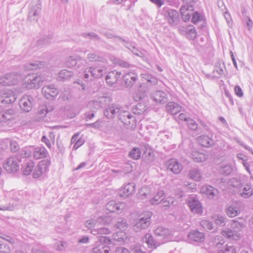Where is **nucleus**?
Instances as JSON below:
<instances>
[{
  "mask_svg": "<svg viewBox=\"0 0 253 253\" xmlns=\"http://www.w3.org/2000/svg\"><path fill=\"white\" fill-rule=\"evenodd\" d=\"M135 185L133 183H128L121 188L119 192L120 197H127L132 194L134 193L135 191Z\"/></svg>",
  "mask_w": 253,
  "mask_h": 253,
  "instance_id": "nucleus-20",
  "label": "nucleus"
},
{
  "mask_svg": "<svg viewBox=\"0 0 253 253\" xmlns=\"http://www.w3.org/2000/svg\"><path fill=\"white\" fill-rule=\"evenodd\" d=\"M117 38L123 42H124V44L126 47L129 49L131 51V52L135 54V55L142 57L143 56V53L139 51L134 45H133L131 43H129L125 40L123 39L121 37H117Z\"/></svg>",
  "mask_w": 253,
  "mask_h": 253,
  "instance_id": "nucleus-28",
  "label": "nucleus"
},
{
  "mask_svg": "<svg viewBox=\"0 0 253 253\" xmlns=\"http://www.w3.org/2000/svg\"><path fill=\"white\" fill-rule=\"evenodd\" d=\"M42 9L41 2L40 0H35L30 4L28 19L31 21L37 22L40 16Z\"/></svg>",
  "mask_w": 253,
  "mask_h": 253,
  "instance_id": "nucleus-7",
  "label": "nucleus"
},
{
  "mask_svg": "<svg viewBox=\"0 0 253 253\" xmlns=\"http://www.w3.org/2000/svg\"><path fill=\"white\" fill-rule=\"evenodd\" d=\"M48 154L46 149L43 147H37L33 152V157L35 159L38 160L44 158Z\"/></svg>",
  "mask_w": 253,
  "mask_h": 253,
  "instance_id": "nucleus-29",
  "label": "nucleus"
},
{
  "mask_svg": "<svg viewBox=\"0 0 253 253\" xmlns=\"http://www.w3.org/2000/svg\"><path fill=\"white\" fill-rule=\"evenodd\" d=\"M239 213V210L237 207L230 206L226 210V213L230 217L236 216Z\"/></svg>",
  "mask_w": 253,
  "mask_h": 253,
  "instance_id": "nucleus-43",
  "label": "nucleus"
},
{
  "mask_svg": "<svg viewBox=\"0 0 253 253\" xmlns=\"http://www.w3.org/2000/svg\"><path fill=\"white\" fill-rule=\"evenodd\" d=\"M223 68H224V65H223L222 66L221 65V64L220 63H217L216 64L215 69L213 71V72H215L217 73L218 75L221 76L223 74Z\"/></svg>",
  "mask_w": 253,
  "mask_h": 253,
  "instance_id": "nucleus-59",
  "label": "nucleus"
},
{
  "mask_svg": "<svg viewBox=\"0 0 253 253\" xmlns=\"http://www.w3.org/2000/svg\"><path fill=\"white\" fill-rule=\"evenodd\" d=\"M42 93L47 99L52 100L58 94V91L53 85H46L42 87Z\"/></svg>",
  "mask_w": 253,
  "mask_h": 253,
  "instance_id": "nucleus-18",
  "label": "nucleus"
},
{
  "mask_svg": "<svg viewBox=\"0 0 253 253\" xmlns=\"http://www.w3.org/2000/svg\"><path fill=\"white\" fill-rule=\"evenodd\" d=\"M121 106L117 104H110L108 105L104 111V116L108 119H113L116 113L121 111Z\"/></svg>",
  "mask_w": 253,
  "mask_h": 253,
  "instance_id": "nucleus-17",
  "label": "nucleus"
},
{
  "mask_svg": "<svg viewBox=\"0 0 253 253\" xmlns=\"http://www.w3.org/2000/svg\"><path fill=\"white\" fill-rule=\"evenodd\" d=\"M244 226V223L233 220L231 224V229H226L223 230L222 235L223 236H227V237H234V236L240 237L239 232L242 230Z\"/></svg>",
  "mask_w": 253,
  "mask_h": 253,
  "instance_id": "nucleus-5",
  "label": "nucleus"
},
{
  "mask_svg": "<svg viewBox=\"0 0 253 253\" xmlns=\"http://www.w3.org/2000/svg\"><path fill=\"white\" fill-rule=\"evenodd\" d=\"M123 241V238H100L97 245L93 249L94 253H109L110 250L113 248L116 242Z\"/></svg>",
  "mask_w": 253,
  "mask_h": 253,
  "instance_id": "nucleus-1",
  "label": "nucleus"
},
{
  "mask_svg": "<svg viewBox=\"0 0 253 253\" xmlns=\"http://www.w3.org/2000/svg\"><path fill=\"white\" fill-rule=\"evenodd\" d=\"M44 81V77L39 73L27 76L24 80V85L27 89L39 88Z\"/></svg>",
  "mask_w": 253,
  "mask_h": 253,
  "instance_id": "nucleus-2",
  "label": "nucleus"
},
{
  "mask_svg": "<svg viewBox=\"0 0 253 253\" xmlns=\"http://www.w3.org/2000/svg\"><path fill=\"white\" fill-rule=\"evenodd\" d=\"M87 59L90 62H98L101 64H106L107 60L101 55L96 52H90L87 55Z\"/></svg>",
  "mask_w": 253,
  "mask_h": 253,
  "instance_id": "nucleus-27",
  "label": "nucleus"
},
{
  "mask_svg": "<svg viewBox=\"0 0 253 253\" xmlns=\"http://www.w3.org/2000/svg\"><path fill=\"white\" fill-rule=\"evenodd\" d=\"M145 107L141 104H137L134 108H133V112L135 114H142L145 111Z\"/></svg>",
  "mask_w": 253,
  "mask_h": 253,
  "instance_id": "nucleus-53",
  "label": "nucleus"
},
{
  "mask_svg": "<svg viewBox=\"0 0 253 253\" xmlns=\"http://www.w3.org/2000/svg\"><path fill=\"white\" fill-rule=\"evenodd\" d=\"M188 205L191 211L196 213L201 214L203 213L201 203L195 196H191L188 198Z\"/></svg>",
  "mask_w": 253,
  "mask_h": 253,
  "instance_id": "nucleus-12",
  "label": "nucleus"
},
{
  "mask_svg": "<svg viewBox=\"0 0 253 253\" xmlns=\"http://www.w3.org/2000/svg\"><path fill=\"white\" fill-rule=\"evenodd\" d=\"M187 37L191 40H194L197 37V32L194 27L189 26L186 31Z\"/></svg>",
  "mask_w": 253,
  "mask_h": 253,
  "instance_id": "nucleus-47",
  "label": "nucleus"
},
{
  "mask_svg": "<svg viewBox=\"0 0 253 253\" xmlns=\"http://www.w3.org/2000/svg\"><path fill=\"white\" fill-rule=\"evenodd\" d=\"M10 252L9 247L6 243L0 244V253H9Z\"/></svg>",
  "mask_w": 253,
  "mask_h": 253,
  "instance_id": "nucleus-57",
  "label": "nucleus"
},
{
  "mask_svg": "<svg viewBox=\"0 0 253 253\" xmlns=\"http://www.w3.org/2000/svg\"><path fill=\"white\" fill-rule=\"evenodd\" d=\"M21 161L20 156L10 157L3 163V168L8 173H15L19 169Z\"/></svg>",
  "mask_w": 253,
  "mask_h": 253,
  "instance_id": "nucleus-3",
  "label": "nucleus"
},
{
  "mask_svg": "<svg viewBox=\"0 0 253 253\" xmlns=\"http://www.w3.org/2000/svg\"><path fill=\"white\" fill-rule=\"evenodd\" d=\"M138 80L137 75L133 72H129L126 74L123 77L124 86L126 88H130L136 83Z\"/></svg>",
  "mask_w": 253,
  "mask_h": 253,
  "instance_id": "nucleus-16",
  "label": "nucleus"
},
{
  "mask_svg": "<svg viewBox=\"0 0 253 253\" xmlns=\"http://www.w3.org/2000/svg\"><path fill=\"white\" fill-rule=\"evenodd\" d=\"M79 59V58L78 57L70 56L67 59L66 66L68 68L75 67L77 65Z\"/></svg>",
  "mask_w": 253,
  "mask_h": 253,
  "instance_id": "nucleus-45",
  "label": "nucleus"
},
{
  "mask_svg": "<svg viewBox=\"0 0 253 253\" xmlns=\"http://www.w3.org/2000/svg\"><path fill=\"white\" fill-rule=\"evenodd\" d=\"M47 66V63L44 61H35L31 63H27L24 65V68L26 70H36L42 69Z\"/></svg>",
  "mask_w": 253,
  "mask_h": 253,
  "instance_id": "nucleus-25",
  "label": "nucleus"
},
{
  "mask_svg": "<svg viewBox=\"0 0 253 253\" xmlns=\"http://www.w3.org/2000/svg\"><path fill=\"white\" fill-rule=\"evenodd\" d=\"M121 72L116 70L109 72L105 78L106 82L107 84L110 86L115 84L118 80L120 78Z\"/></svg>",
  "mask_w": 253,
  "mask_h": 253,
  "instance_id": "nucleus-23",
  "label": "nucleus"
},
{
  "mask_svg": "<svg viewBox=\"0 0 253 253\" xmlns=\"http://www.w3.org/2000/svg\"><path fill=\"white\" fill-rule=\"evenodd\" d=\"M105 64H102L99 66H90L88 68L87 72L93 78L99 79L103 76L107 69Z\"/></svg>",
  "mask_w": 253,
  "mask_h": 253,
  "instance_id": "nucleus-13",
  "label": "nucleus"
},
{
  "mask_svg": "<svg viewBox=\"0 0 253 253\" xmlns=\"http://www.w3.org/2000/svg\"><path fill=\"white\" fill-rule=\"evenodd\" d=\"M127 224L126 220H122L118 221L115 224V227L119 229L120 231H117L116 232V235L118 237H123L125 235H126L125 232H124L127 228Z\"/></svg>",
  "mask_w": 253,
  "mask_h": 253,
  "instance_id": "nucleus-31",
  "label": "nucleus"
},
{
  "mask_svg": "<svg viewBox=\"0 0 253 253\" xmlns=\"http://www.w3.org/2000/svg\"><path fill=\"white\" fill-rule=\"evenodd\" d=\"M197 0H182L183 4L182 6H185L187 9L190 11H193L194 9V5L196 3Z\"/></svg>",
  "mask_w": 253,
  "mask_h": 253,
  "instance_id": "nucleus-48",
  "label": "nucleus"
},
{
  "mask_svg": "<svg viewBox=\"0 0 253 253\" xmlns=\"http://www.w3.org/2000/svg\"><path fill=\"white\" fill-rule=\"evenodd\" d=\"M226 218L222 215H217L215 219V222L217 225H221L224 223Z\"/></svg>",
  "mask_w": 253,
  "mask_h": 253,
  "instance_id": "nucleus-64",
  "label": "nucleus"
},
{
  "mask_svg": "<svg viewBox=\"0 0 253 253\" xmlns=\"http://www.w3.org/2000/svg\"><path fill=\"white\" fill-rule=\"evenodd\" d=\"M201 225L207 229L211 230L213 229V224L211 222L208 220H202L201 222Z\"/></svg>",
  "mask_w": 253,
  "mask_h": 253,
  "instance_id": "nucleus-58",
  "label": "nucleus"
},
{
  "mask_svg": "<svg viewBox=\"0 0 253 253\" xmlns=\"http://www.w3.org/2000/svg\"><path fill=\"white\" fill-rule=\"evenodd\" d=\"M205 235L198 230H194L190 233L188 235V237H204Z\"/></svg>",
  "mask_w": 253,
  "mask_h": 253,
  "instance_id": "nucleus-60",
  "label": "nucleus"
},
{
  "mask_svg": "<svg viewBox=\"0 0 253 253\" xmlns=\"http://www.w3.org/2000/svg\"><path fill=\"white\" fill-rule=\"evenodd\" d=\"M232 169L231 167L229 166H225L224 167L221 168L220 170V172L222 174H223L225 175H228L231 173Z\"/></svg>",
  "mask_w": 253,
  "mask_h": 253,
  "instance_id": "nucleus-62",
  "label": "nucleus"
},
{
  "mask_svg": "<svg viewBox=\"0 0 253 253\" xmlns=\"http://www.w3.org/2000/svg\"><path fill=\"white\" fill-rule=\"evenodd\" d=\"M164 192L163 190H159L157 194L150 200L152 205H158L164 199Z\"/></svg>",
  "mask_w": 253,
  "mask_h": 253,
  "instance_id": "nucleus-36",
  "label": "nucleus"
},
{
  "mask_svg": "<svg viewBox=\"0 0 253 253\" xmlns=\"http://www.w3.org/2000/svg\"><path fill=\"white\" fill-rule=\"evenodd\" d=\"M163 10L165 18L169 25L171 26H176L179 22L178 12L175 10L168 7H165Z\"/></svg>",
  "mask_w": 253,
  "mask_h": 253,
  "instance_id": "nucleus-8",
  "label": "nucleus"
},
{
  "mask_svg": "<svg viewBox=\"0 0 253 253\" xmlns=\"http://www.w3.org/2000/svg\"><path fill=\"white\" fill-rule=\"evenodd\" d=\"M50 161L47 159L43 160L40 161L38 165L36 167L33 172V177L38 178L42 174L48 170L49 166L50 165Z\"/></svg>",
  "mask_w": 253,
  "mask_h": 253,
  "instance_id": "nucleus-9",
  "label": "nucleus"
},
{
  "mask_svg": "<svg viewBox=\"0 0 253 253\" xmlns=\"http://www.w3.org/2000/svg\"><path fill=\"white\" fill-rule=\"evenodd\" d=\"M211 136L207 135H201L197 138L198 143L203 147L206 148L211 147L214 145V141Z\"/></svg>",
  "mask_w": 253,
  "mask_h": 253,
  "instance_id": "nucleus-21",
  "label": "nucleus"
},
{
  "mask_svg": "<svg viewBox=\"0 0 253 253\" xmlns=\"http://www.w3.org/2000/svg\"><path fill=\"white\" fill-rule=\"evenodd\" d=\"M112 218L109 216H100L97 218H90L84 222V225L88 229H94L102 225L110 224Z\"/></svg>",
  "mask_w": 253,
  "mask_h": 253,
  "instance_id": "nucleus-6",
  "label": "nucleus"
},
{
  "mask_svg": "<svg viewBox=\"0 0 253 253\" xmlns=\"http://www.w3.org/2000/svg\"><path fill=\"white\" fill-rule=\"evenodd\" d=\"M219 253H237L236 249L233 246H225V248L223 251H220Z\"/></svg>",
  "mask_w": 253,
  "mask_h": 253,
  "instance_id": "nucleus-61",
  "label": "nucleus"
},
{
  "mask_svg": "<svg viewBox=\"0 0 253 253\" xmlns=\"http://www.w3.org/2000/svg\"><path fill=\"white\" fill-rule=\"evenodd\" d=\"M229 183L231 186L233 187L239 189L242 185V183L241 181L236 178H232L230 179Z\"/></svg>",
  "mask_w": 253,
  "mask_h": 253,
  "instance_id": "nucleus-52",
  "label": "nucleus"
},
{
  "mask_svg": "<svg viewBox=\"0 0 253 253\" xmlns=\"http://www.w3.org/2000/svg\"><path fill=\"white\" fill-rule=\"evenodd\" d=\"M35 167V163L33 161H30L27 162L25 166L22 167L23 173L25 175H29L33 170Z\"/></svg>",
  "mask_w": 253,
  "mask_h": 253,
  "instance_id": "nucleus-38",
  "label": "nucleus"
},
{
  "mask_svg": "<svg viewBox=\"0 0 253 253\" xmlns=\"http://www.w3.org/2000/svg\"><path fill=\"white\" fill-rule=\"evenodd\" d=\"M189 176L195 181H200L202 178V173L198 168H194L189 171Z\"/></svg>",
  "mask_w": 253,
  "mask_h": 253,
  "instance_id": "nucleus-35",
  "label": "nucleus"
},
{
  "mask_svg": "<svg viewBox=\"0 0 253 253\" xmlns=\"http://www.w3.org/2000/svg\"><path fill=\"white\" fill-rule=\"evenodd\" d=\"M110 232V231L108 228L105 227H99V226L91 231V233L94 235L97 234H108Z\"/></svg>",
  "mask_w": 253,
  "mask_h": 253,
  "instance_id": "nucleus-44",
  "label": "nucleus"
},
{
  "mask_svg": "<svg viewBox=\"0 0 253 253\" xmlns=\"http://www.w3.org/2000/svg\"><path fill=\"white\" fill-rule=\"evenodd\" d=\"M179 11L182 20L184 22L189 21L191 17V14L189 12H191L192 11L187 9V8L185 7V6H181Z\"/></svg>",
  "mask_w": 253,
  "mask_h": 253,
  "instance_id": "nucleus-39",
  "label": "nucleus"
},
{
  "mask_svg": "<svg viewBox=\"0 0 253 253\" xmlns=\"http://www.w3.org/2000/svg\"><path fill=\"white\" fill-rule=\"evenodd\" d=\"M151 97L155 101L161 104L166 103L169 100L167 94L161 90L155 91L151 94Z\"/></svg>",
  "mask_w": 253,
  "mask_h": 253,
  "instance_id": "nucleus-22",
  "label": "nucleus"
},
{
  "mask_svg": "<svg viewBox=\"0 0 253 253\" xmlns=\"http://www.w3.org/2000/svg\"><path fill=\"white\" fill-rule=\"evenodd\" d=\"M202 18L203 17L200 13L198 12H195L192 14L191 21L193 23L196 24L199 22L202 21Z\"/></svg>",
  "mask_w": 253,
  "mask_h": 253,
  "instance_id": "nucleus-54",
  "label": "nucleus"
},
{
  "mask_svg": "<svg viewBox=\"0 0 253 253\" xmlns=\"http://www.w3.org/2000/svg\"><path fill=\"white\" fill-rule=\"evenodd\" d=\"M22 78L21 75L17 72L7 74L0 77V84L4 86L14 85L17 84Z\"/></svg>",
  "mask_w": 253,
  "mask_h": 253,
  "instance_id": "nucleus-4",
  "label": "nucleus"
},
{
  "mask_svg": "<svg viewBox=\"0 0 253 253\" xmlns=\"http://www.w3.org/2000/svg\"><path fill=\"white\" fill-rule=\"evenodd\" d=\"M147 189L145 188H142L139 190L138 193V197L139 199H144L148 198V193Z\"/></svg>",
  "mask_w": 253,
  "mask_h": 253,
  "instance_id": "nucleus-56",
  "label": "nucleus"
},
{
  "mask_svg": "<svg viewBox=\"0 0 253 253\" xmlns=\"http://www.w3.org/2000/svg\"><path fill=\"white\" fill-rule=\"evenodd\" d=\"M125 207V203H116L114 201H110L106 205L107 211L110 212H116L118 214L121 213Z\"/></svg>",
  "mask_w": 253,
  "mask_h": 253,
  "instance_id": "nucleus-14",
  "label": "nucleus"
},
{
  "mask_svg": "<svg viewBox=\"0 0 253 253\" xmlns=\"http://www.w3.org/2000/svg\"><path fill=\"white\" fill-rule=\"evenodd\" d=\"M203 192L209 196V197H213L215 195V192H216V189L211 186L205 185L202 187Z\"/></svg>",
  "mask_w": 253,
  "mask_h": 253,
  "instance_id": "nucleus-41",
  "label": "nucleus"
},
{
  "mask_svg": "<svg viewBox=\"0 0 253 253\" xmlns=\"http://www.w3.org/2000/svg\"><path fill=\"white\" fill-rule=\"evenodd\" d=\"M143 242L148 246V248L151 249H156L161 244H163L164 242L159 243L157 242L155 238H142Z\"/></svg>",
  "mask_w": 253,
  "mask_h": 253,
  "instance_id": "nucleus-37",
  "label": "nucleus"
},
{
  "mask_svg": "<svg viewBox=\"0 0 253 253\" xmlns=\"http://www.w3.org/2000/svg\"><path fill=\"white\" fill-rule=\"evenodd\" d=\"M134 118L132 115L129 117L126 118L122 123L127 128H131L133 127V123L134 122Z\"/></svg>",
  "mask_w": 253,
  "mask_h": 253,
  "instance_id": "nucleus-50",
  "label": "nucleus"
},
{
  "mask_svg": "<svg viewBox=\"0 0 253 253\" xmlns=\"http://www.w3.org/2000/svg\"><path fill=\"white\" fill-rule=\"evenodd\" d=\"M167 169L175 174H178L182 169L181 164L176 160L171 159L168 161L166 164Z\"/></svg>",
  "mask_w": 253,
  "mask_h": 253,
  "instance_id": "nucleus-19",
  "label": "nucleus"
},
{
  "mask_svg": "<svg viewBox=\"0 0 253 253\" xmlns=\"http://www.w3.org/2000/svg\"><path fill=\"white\" fill-rule=\"evenodd\" d=\"M129 116H131L130 113L123 110L122 107H121V111H119L118 113L119 119L122 122L125 120L126 118L129 117Z\"/></svg>",
  "mask_w": 253,
  "mask_h": 253,
  "instance_id": "nucleus-51",
  "label": "nucleus"
},
{
  "mask_svg": "<svg viewBox=\"0 0 253 253\" xmlns=\"http://www.w3.org/2000/svg\"><path fill=\"white\" fill-rule=\"evenodd\" d=\"M81 36L84 38H88L91 40L96 41L100 40V38L98 35L94 32L83 33L81 34Z\"/></svg>",
  "mask_w": 253,
  "mask_h": 253,
  "instance_id": "nucleus-46",
  "label": "nucleus"
},
{
  "mask_svg": "<svg viewBox=\"0 0 253 253\" xmlns=\"http://www.w3.org/2000/svg\"><path fill=\"white\" fill-rule=\"evenodd\" d=\"M244 21L246 23L247 27L249 31H251L253 27V22L249 17H246Z\"/></svg>",
  "mask_w": 253,
  "mask_h": 253,
  "instance_id": "nucleus-63",
  "label": "nucleus"
},
{
  "mask_svg": "<svg viewBox=\"0 0 253 253\" xmlns=\"http://www.w3.org/2000/svg\"><path fill=\"white\" fill-rule=\"evenodd\" d=\"M73 75V72L64 69L59 73L57 80L58 81L64 82L69 80Z\"/></svg>",
  "mask_w": 253,
  "mask_h": 253,
  "instance_id": "nucleus-33",
  "label": "nucleus"
},
{
  "mask_svg": "<svg viewBox=\"0 0 253 253\" xmlns=\"http://www.w3.org/2000/svg\"><path fill=\"white\" fill-rule=\"evenodd\" d=\"M187 125L188 127L193 130H195L198 128V125L196 122L191 118H188L187 122Z\"/></svg>",
  "mask_w": 253,
  "mask_h": 253,
  "instance_id": "nucleus-55",
  "label": "nucleus"
},
{
  "mask_svg": "<svg viewBox=\"0 0 253 253\" xmlns=\"http://www.w3.org/2000/svg\"><path fill=\"white\" fill-rule=\"evenodd\" d=\"M14 115L15 111L12 109H8L0 112V123L12 119Z\"/></svg>",
  "mask_w": 253,
  "mask_h": 253,
  "instance_id": "nucleus-30",
  "label": "nucleus"
},
{
  "mask_svg": "<svg viewBox=\"0 0 253 253\" xmlns=\"http://www.w3.org/2000/svg\"><path fill=\"white\" fill-rule=\"evenodd\" d=\"M239 189L238 193L244 198H249L253 194V189L250 184H242Z\"/></svg>",
  "mask_w": 253,
  "mask_h": 253,
  "instance_id": "nucleus-24",
  "label": "nucleus"
},
{
  "mask_svg": "<svg viewBox=\"0 0 253 253\" xmlns=\"http://www.w3.org/2000/svg\"><path fill=\"white\" fill-rule=\"evenodd\" d=\"M152 215L151 212H147L146 216L141 217L133 227L135 232L139 231L141 229H145L150 224V219Z\"/></svg>",
  "mask_w": 253,
  "mask_h": 253,
  "instance_id": "nucleus-10",
  "label": "nucleus"
},
{
  "mask_svg": "<svg viewBox=\"0 0 253 253\" xmlns=\"http://www.w3.org/2000/svg\"><path fill=\"white\" fill-rule=\"evenodd\" d=\"M128 155L134 160H138L140 158L141 152L139 148L134 147L129 153Z\"/></svg>",
  "mask_w": 253,
  "mask_h": 253,
  "instance_id": "nucleus-49",
  "label": "nucleus"
},
{
  "mask_svg": "<svg viewBox=\"0 0 253 253\" xmlns=\"http://www.w3.org/2000/svg\"><path fill=\"white\" fill-rule=\"evenodd\" d=\"M16 97L10 90H3L0 92V101L2 103L10 104L15 101Z\"/></svg>",
  "mask_w": 253,
  "mask_h": 253,
  "instance_id": "nucleus-15",
  "label": "nucleus"
},
{
  "mask_svg": "<svg viewBox=\"0 0 253 253\" xmlns=\"http://www.w3.org/2000/svg\"><path fill=\"white\" fill-rule=\"evenodd\" d=\"M166 111L171 115H175L181 110V107L174 102H169L166 106Z\"/></svg>",
  "mask_w": 253,
  "mask_h": 253,
  "instance_id": "nucleus-26",
  "label": "nucleus"
},
{
  "mask_svg": "<svg viewBox=\"0 0 253 253\" xmlns=\"http://www.w3.org/2000/svg\"><path fill=\"white\" fill-rule=\"evenodd\" d=\"M33 101L34 98L32 96H24L19 101V106L23 111L29 112L32 109Z\"/></svg>",
  "mask_w": 253,
  "mask_h": 253,
  "instance_id": "nucleus-11",
  "label": "nucleus"
},
{
  "mask_svg": "<svg viewBox=\"0 0 253 253\" xmlns=\"http://www.w3.org/2000/svg\"><path fill=\"white\" fill-rule=\"evenodd\" d=\"M192 158L196 162H202L206 160V156L203 153L198 152H193L192 154Z\"/></svg>",
  "mask_w": 253,
  "mask_h": 253,
  "instance_id": "nucleus-42",
  "label": "nucleus"
},
{
  "mask_svg": "<svg viewBox=\"0 0 253 253\" xmlns=\"http://www.w3.org/2000/svg\"><path fill=\"white\" fill-rule=\"evenodd\" d=\"M141 77L147 81L149 85H156L158 84L157 79L150 74L142 73L141 74Z\"/></svg>",
  "mask_w": 253,
  "mask_h": 253,
  "instance_id": "nucleus-40",
  "label": "nucleus"
},
{
  "mask_svg": "<svg viewBox=\"0 0 253 253\" xmlns=\"http://www.w3.org/2000/svg\"><path fill=\"white\" fill-rule=\"evenodd\" d=\"M113 63L117 66H119L122 68H130L133 67V65L127 61L113 57L111 58Z\"/></svg>",
  "mask_w": 253,
  "mask_h": 253,
  "instance_id": "nucleus-32",
  "label": "nucleus"
},
{
  "mask_svg": "<svg viewBox=\"0 0 253 253\" xmlns=\"http://www.w3.org/2000/svg\"><path fill=\"white\" fill-rule=\"evenodd\" d=\"M155 234L156 236H173V231L163 227H159L155 230Z\"/></svg>",
  "mask_w": 253,
  "mask_h": 253,
  "instance_id": "nucleus-34",
  "label": "nucleus"
}]
</instances>
